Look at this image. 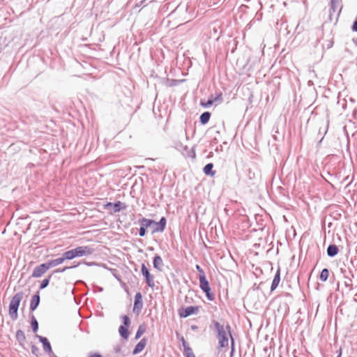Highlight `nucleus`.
Returning a JSON list of instances; mask_svg holds the SVG:
<instances>
[{"label":"nucleus","instance_id":"obj_19","mask_svg":"<svg viewBox=\"0 0 357 357\" xmlns=\"http://www.w3.org/2000/svg\"><path fill=\"white\" fill-rule=\"evenodd\" d=\"M211 117V114L208 112H204L200 116V122L202 124H206L208 122Z\"/></svg>","mask_w":357,"mask_h":357},{"label":"nucleus","instance_id":"obj_18","mask_svg":"<svg viewBox=\"0 0 357 357\" xmlns=\"http://www.w3.org/2000/svg\"><path fill=\"white\" fill-rule=\"evenodd\" d=\"M338 249L336 245H329L327 249V253L329 256L333 257L337 254Z\"/></svg>","mask_w":357,"mask_h":357},{"label":"nucleus","instance_id":"obj_8","mask_svg":"<svg viewBox=\"0 0 357 357\" xmlns=\"http://www.w3.org/2000/svg\"><path fill=\"white\" fill-rule=\"evenodd\" d=\"M143 306L142 296L140 292L136 294L135 296V302L133 311L137 314L141 311Z\"/></svg>","mask_w":357,"mask_h":357},{"label":"nucleus","instance_id":"obj_16","mask_svg":"<svg viewBox=\"0 0 357 357\" xmlns=\"http://www.w3.org/2000/svg\"><path fill=\"white\" fill-rule=\"evenodd\" d=\"M162 266L163 261L161 257L159 256H155L153 259V266L158 270H161Z\"/></svg>","mask_w":357,"mask_h":357},{"label":"nucleus","instance_id":"obj_15","mask_svg":"<svg viewBox=\"0 0 357 357\" xmlns=\"http://www.w3.org/2000/svg\"><path fill=\"white\" fill-rule=\"evenodd\" d=\"M67 258L65 257V256L63 255L62 257L51 260L48 262L50 267H54L59 264H62Z\"/></svg>","mask_w":357,"mask_h":357},{"label":"nucleus","instance_id":"obj_25","mask_svg":"<svg viewBox=\"0 0 357 357\" xmlns=\"http://www.w3.org/2000/svg\"><path fill=\"white\" fill-rule=\"evenodd\" d=\"M50 278L51 275H49L47 278L44 279L42 281L40 284V289H44L49 284Z\"/></svg>","mask_w":357,"mask_h":357},{"label":"nucleus","instance_id":"obj_6","mask_svg":"<svg viewBox=\"0 0 357 357\" xmlns=\"http://www.w3.org/2000/svg\"><path fill=\"white\" fill-rule=\"evenodd\" d=\"M50 268L48 262L46 264H42L39 266H36L32 273L33 278H40L43 274H45L47 271Z\"/></svg>","mask_w":357,"mask_h":357},{"label":"nucleus","instance_id":"obj_7","mask_svg":"<svg viewBox=\"0 0 357 357\" xmlns=\"http://www.w3.org/2000/svg\"><path fill=\"white\" fill-rule=\"evenodd\" d=\"M126 208V204H123L120 201L113 204L111 202H108L105 205V208L107 210H110L112 212L116 213L120 211L121 209H125Z\"/></svg>","mask_w":357,"mask_h":357},{"label":"nucleus","instance_id":"obj_4","mask_svg":"<svg viewBox=\"0 0 357 357\" xmlns=\"http://www.w3.org/2000/svg\"><path fill=\"white\" fill-rule=\"evenodd\" d=\"M199 286L203 291L206 293V296L209 301H213L214 299V296L211 293V287L209 286L208 282L207 281L206 276L202 275V277H199Z\"/></svg>","mask_w":357,"mask_h":357},{"label":"nucleus","instance_id":"obj_12","mask_svg":"<svg viewBox=\"0 0 357 357\" xmlns=\"http://www.w3.org/2000/svg\"><path fill=\"white\" fill-rule=\"evenodd\" d=\"M40 341L42 342L43 345V349L47 352H51L52 351V347L50 345V343L49 342L48 340L46 337L39 336Z\"/></svg>","mask_w":357,"mask_h":357},{"label":"nucleus","instance_id":"obj_21","mask_svg":"<svg viewBox=\"0 0 357 357\" xmlns=\"http://www.w3.org/2000/svg\"><path fill=\"white\" fill-rule=\"evenodd\" d=\"M329 276V271L327 268H324L320 274V280L323 282L327 280Z\"/></svg>","mask_w":357,"mask_h":357},{"label":"nucleus","instance_id":"obj_5","mask_svg":"<svg viewBox=\"0 0 357 357\" xmlns=\"http://www.w3.org/2000/svg\"><path fill=\"white\" fill-rule=\"evenodd\" d=\"M199 311V306H189L187 307H182L178 310V315L180 317L185 318L192 314H197Z\"/></svg>","mask_w":357,"mask_h":357},{"label":"nucleus","instance_id":"obj_17","mask_svg":"<svg viewBox=\"0 0 357 357\" xmlns=\"http://www.w3.org/2000/svg\"><path fill=\"white\" fill-rule=\"evenodd\" d=\"M128 326H121L119 328V332L121 337H123L124 339L127 340L129 336V332L128 330Z\"/></svg>","mask_w":357,"mask_h":357},{"label":"nucleus","instance_id":"obj_28","mask_svg":"<svg viewBox=\"0 0 357 357\" xmlns=\"http://www.w3.org/2000/svg\"><path fill=\"white\" fill-rule=\"evenodd\" d=\"M31 326H32V328L34 331H36L38 330V322L36 319H33L32 321H31Z\"/></svg>","mask_w":357,"mask_h":357},{"label":"nucleus","instance_id":"obj_9","mask_svg":"<svg viewBox=\"0 0 357 357\" xmlns=\"http://www.w3.org/2000/svg\"><path fill=\"white\" fill-rule=\"evenodd\" d=\"M142 275L146 278V282L149 287H153L154 283L153 280V278L149 273V271L146 266L144 264H142Z\"/></svg>","mask_w":357,"mask_h":357},{"label":"nucleus","instance_id":"obj_27","mask_svg":"<svg viewBox=\"0 0 357 357\" xmlns=\"http://www.w3.org/2000/svg\"><path fill=\"white\" fill-rule=\"evenodd\" d=\"M157 227L155 229H153L152 232H155V231H162L165 229V225H157Z\"/></svg>","mask_w":357,"mask_h":357},{"label":"nucleus","instance_id":"obj_29","mask_svg":"<svg viewBox=\"0 0 357 357\" xmlns=\"http://www.w3.org/2000/svg\"><path fill=\"white\" fill-rule=\"evenodd\" d=\"M196 268L199 273V277H202V275H205L203 269L199 265L196 266Z\"/></svg>","mask_w":357,"mask_h":357},{"label":"nucleus","instance_id":"obj_33","mask_svg":"<svg viewBox=\"0 0 357 357\" xmlns=\"http://www.w3.org/2000/svg\"><path fill=\"white\" fill-rule=\"evenodd\" d=\"M352 29L357 32V20L354 22Z\"/></svg>","mask_w":357,"mask_h":357},{"label":"nucleus","instance_id":"obj_10","mask_svg":"<svg viewBox=\"0 0 357 357\" xmlns=\"http://www.w3.org/2000/svg\"><path fill=\"white\" fill-rule=\"evenodd\" d=\"M40 303V296L38 292L36 294L33 295L31 300L30 309L33 311L36 309L38 304Z\"/></svg>","mask_w":357,"mask_h":357},{"label":"nucleus","instance_id":"obj_1","mask_svg":"<svg viewBox=\"0 0 357 357\" xmlns=\"http://www.w3.org/2000/svg\"><path fill=\"white\" fill-rule=\"evenodd\" d=\"M92 253V250L88 246H79L63 253L67 259H73L75 257H82Z\"/></svg>","mask_w":357,"mask_h":357},{"label":"nucleus","instance_id":"obj_24","mask_svg":"<svg viewBox=\"0 0 357 357\" xmlns=\"http://www.w3.org/2000/svg\"><path fill=\"white\" fill-rule=\"evenodd\" d=\"M213 103V100L212 99H209L208 101L206 102H204V101H201L200 102V105L203 107H210L211 105H212Z\"/></svg>","mask_w":357,"mask_h":357},{"label":"nucleus","instance_id":"obj_32","mask_svg":"<svg viewBox=\"0 0 357 357\" xmlns=\"http://www.w3.org/2000/svg\"><path fill=\"white\" fill-rule=\"evenodd\" d=\"M89 357H102L100 354L93 353L89 354Z\"/></svg>","mask_w":357,"mask_h":357},{"label":"nucleus","instance_id":"obj_3","mask_svg":"<svg viewBox=\"0 0 357 357\" xmlns=\"http://www.w3.org/2000/svg\"><path fill=\"white\" fill-rule=\"evenodd\" d=\"M215 327L218 331L217 337L218 340L219 347L221 348L228 347L229 340L224 326L218 322H215Z\"/></svg>","mask_w":357,"mask_h":357},{"label":"nucleus","instance_id":"obj_35","mask_svg":"<svg viewBox=\"0 0 357 357\" xmlns=\"http://www.w3.org/2000/svg\"><path fill=\"white\" fill-rule=\"evenodd\" d=\"M158 223H166V219L165 218H162Z\"/></svg>","mask_w":357,"mask_h":357},{"label":"nucleus","instance_id":"obj_23","mask_svg":"<svg viewBox=\"0 0 357 357\" xmlns=\"http://www.w3.org/2000/svg\"><path fill=\"white\" fill-rule=\"evenodd\" d=\"M146 331V328L144 325L139 326L138 330L135 335V338L139 339Z\"/></svg>","mask_w":357,"mask_h":357},{"label":"nucleus","instance_id":"obj_20","mask_svg":"<svg viewBox=\"0 0 357 357\" xmlns=\"http://www.w3.org/2000/svg\"><path fill=\"white\" fill-rule=\"evenodd\" d=\"M16 338L20 344H22L26 339L24 332L21 330L17 331L16 333Z\"/></svg>","mask_w":357,"mask_h":357},{"label":"nucleus","instance_id":"obj_22","mask_svg":"<svg viewBox=\"0 0 357 357\" xmlns=\"http://www.w3.org/2000/svg\"><path fill=\"white\" fill-rule=\"evenodd\" d=\"M184 346V352L186 356V357H195L194 353L192 352V350L189 347H186L185 342H183Z\"/></svg>","mask_w":357,"mask_h":357},{"label":"nucleus","instance_id":"obj_31","mask_svg":"<svg viewBox=\"0 0 357 357\" xmlns=\"http://www.w3.org/2000/svg\"><path fill=\"white\" fill-rule=\"evenodd\" d=\"M145 228L144 227H141L140 229H139V236H144L145 234Z\"/></svg>","mask_w":357,"mask_h":357},{"label":"nucleus","instance_id":"obj_34","mask_svg":"<svg viewBox=\"0 0 357 357\" xmlns=\"http://www.w3.org/2000/svg\"><path fill=\"white\" fill-rule=\"evenodd\" d=\"M37 350H38V348H37L36 347H35V346H33V347H32V352H33V354H36V351H37Z\"/></svg>","mask_w":357,"mask_h":357},{"label":"nucleus","instance_id":"obj_26","mask_svg":"<svg viewBox=\"0 0 357 357\" xmlns=\"http://www.w3.org/2000/svg\"><path fill=\"white\" fill-rule=\"evenodd\" d=\"M123 322L125 326H129L130 321V319L127 315H124L122 317Z\"/></svg>","mask_w":357,"mask_h":357},{"label":"nucleus","instance_id":"obj_30","mask_svg":"<svg viewBox=\"0 0 357 357\" xmlns=\"http://www.w3.org/2000/svg\"><path fill=\"white\" fill-rule=\"evenodd\" d=\"M222 93H218L214 99H213V102L217 101H222Z\"/></svg>","mask_w":357,"mask_h":357},{"label":"nucleus","instance_id":"obj_14","mask_svg":"<svg viewBox=\"0 0 357 357\" xmlns=\"http://www.w3.org/2000/svg\"><path fill=\"white\" fill-rule=\"evenodd\" d=\"M280 282V271L278 270L273 278V282H272L271 290L275 289L278 287Z\"/></svg>","mask_w":357,"mask_h":357},{"label":"nucleus","instance_id":"obj_11","mask_svg":"<svg viewBox=\"0 0 357 357\" xmlns=\"http://www.w3.org/2000/svg\"><path fill=\"white\" fill-rule=\"evenodd\" d=\"M146 340L145 338H143L135 347V349L132 351L133 354H137L141 352L142 351H143L146 347Z\"/></svg>","mask_w":357,"mask_h":357},{"label":"nucleus","instance_id":"obj_13","mask_svg":"<svg viewBox=\"0 0 357 357\" xmlns=\"http://www.w3.org/2000/svg\"><path fill=\"white\" fill-rule=\"evenodd\" d=\"M213 165L212 163L207 164L204 167V172L206 175H209L211 176H214L215 174V172L213 171Z\"/></svg>","mask_w":357,"mask_h":357},{"label":"nucleus","instance_id":"obj_36","mask_svg":"<svg viewBox=\"0 0 357 357\" xmlns=\"http://www.w3.org/2000/svg\"><path fill=\"white\" fill-rule=\"evenodd\" d=\"M149 224L153 223V221L150 220V221L149 222Z\"/></svg>","mask_w":357,"mask_h":357},{"label":"nucleus","instance_id":"obj_2","mask_svg":"<svg viewBox=\"0 0 357 357\" xmlns=\"http://www.w3.org/2000/svg\"><path fill=\"white\" fill-rule=\"evenodd\" d=\"M22 298V292H19L15 294L10 300L9 305V314L13 319H15L17 317V310Z\"/></svg>","mask_w":357,"mask_h":357}]
</instances>
